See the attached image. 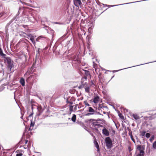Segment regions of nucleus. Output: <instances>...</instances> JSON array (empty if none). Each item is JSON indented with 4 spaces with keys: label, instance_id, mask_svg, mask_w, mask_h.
<instances>
[{
    "label": "nucleus",
    "instance_id": "nucleus-23",
    "mask_svg": "<svg viewBox=\"0 0 156 156\" xmlns=\"http://www.w3.org/2000/svg\"><path fill=\"white\" fill-rule=\"evenodd\" d=\"M129 135L130 136V138H131V140H132L133 141V142L134 143H135V140L133 138V136H132V133H131V134H129Z\"/></svg>",
    "mask_w": 156,
    "mask_h": 156
},
{
    "label": "nucleus",
    "instance_id": "nucleus-48",
    "mask_svg": "<svg viewBox=\"0 0 156 156\" xmlns=\"http://www.w3.org/2000/svg\"><path fill=\"white\" fill-rule=\"evenodd\" d=\"M1 81H0V83H1Z\"/></svg>",
    "mask_w": 156,
    "mask_h": 156
},
{
    "label": "nucleus",
    "instance_id": "nucleus-1",
    "mask_svg": "<svg viewBox=\"0 0 156 156\" xmlns=\"http://www.w3.org/2000/svg\"><path fill=\"white\" fill-rule=\"evenodd\" d=\"M4 61L5 63H7L8 65L7 67L9 70L11 71L12 68L14 66L13 64V62L12 61L11 58L9 57H7L5 58V57Z\"/></svg>",
    "mask_w": 156,
    "mask_h": 156
},
{
    "label": "nucleus",
    "instance_id": "nucleus-5",
    "mask_svg": "<svg viewBox=\"0 0 156 156\" xmlns=\"http://www.w3.org/2000/svg\"><path fill=\"white\" fill-rule=\"evenodd\" d=\"M132 116L135 119L136 122L139 123L140 122V118L137 115L133 114L132 115Z\"/></svg>",
    "mask_w": 156,
    "mask_h": 156
},
{
    "label": "nucleus",
    "instance_id": "nucleus-24",
    "mask_svg": "<svg viewBox=\"0 0 156 156\" xmlns=\"http://www.w3.org/2000/svg\"><path fill=\"white\" fill-rule=\"evenodd\" d=\"M83 102L86 106H90V105L87 103V101H85Z\"/></svg>",
    "mask_w": 156,
    "mask_h": 156
},
{
    "label": "nucleus",
    "instance_id": "nucleus-42",
    "mask_svg": "<svg viewBox=\"0 0 156 156\" xmlns=\"http://www.w3.org/2000/svg\"><path fill=\"white\" fill-rule=\"evenodd\" d=\"M91 136H93V137H94V135H93V134H91Z\"/></svg>",
    "mask_w": 156,
    "mask_h": 156
},
{
    "label": "nucleus",
    "instance_id": "nucleus-46",
    "mask_svg": "<svg viewBox=\"0 0 156 156\" xmlns=\"http://www.w3.org/2000/svg\"><path fill=\"white\" fill-rule=\"evenodd\" d=\"M39 99H40L41 100H42L40 98H39Z\"/></svg>",
    "mask_w": 156,
    "mask_h": 156
},
{
    "label": "nucleus",
    "instance_id": "nucleus-3",
    "mask_svg": "<svg viewBox=\"0 0 156 156\" xmlns=\"http://www.w3.org/2000/svg\"><path fill=\"white\" fill-rule=\"evenodd\" d=\"M92 127H93V129L94 130H95L96 131H98V128L102 126L101 125L98 124V122L96 121H94L93 122L91 123Z\"/></svg>",
    "mask_w": 156,
    "mask_h": 156
},
{
    "label": "nucleus",
    "instance_id": "nucleus-47",
    "mask_svg": "<svg viewBox=\"0 0 156 156\" xmlns=\"http://www.w3.org/2000/svg\"><path fill=\"white\" fill-rule=\"evenodd\" d=\"M32 115V114H31L30 115V116H31V115Z\"/></svg>",
    "mask_w": 156,
    "mask_h": 156
},
{
    "label": "nucleus",
    "instance_id": "nucleus-16",
    "mask_svg": "<svg viewBox=\"0 0 156 156\" xmlns=\"http://www.w3.org/2000/svg\"><path fill=\"white\" fill-rule=\"evenodd\" d=\"M144 1V0L140 1H139V2L143 1ZM139 2V1L135 2H133V3H135V2ZM132 3V2H130V3H126V4H129V3ZM123 5V4H120V5ZM117 5H110V7H112L115 6H117Z\"/></svg>",
    "mask_w": 156,
    "mask_h": 156
},
{
    "label": "nucleus",
    "instance_id": "nucleus-40",
    "mask_svg": "<svg viewBox=\"0 0 156 156\" xmlns=\"http://www.w3.org/2000/svg\"><path fill=\"white\" fill-rule=\"evenodd\" d=\"M28 141L27 140H26L25 142V144H27V143Z\"/></svg>",
    "mask_w": 156,
    "mask_h": 156
},
{
    "label": "nucleus",
    "instance_id": "nucleus-15",
    "mask_svg": "<svg viewBox=\"0 0 156 156\" xmlns=\"http://www.w3.org/2000/svg\"><path fill=\"white\" fill-rule=\"evenodd\" d=\"M94 144L95 147H96L98 151L99 150V146L98 142L96 141H94Z\"/></svg>",
    "mask_w": 156,
    "mask_h": 156
},
{
    "label": "nucleus",
    "instance_id": "nucleus-21",
    "mask_svg": "<svg viewBox=\"0 0 156 156\" xmlns=\"http://www.w3.org/2000/svg\"><path fill=\"white\" fill-rule=\"evenodd\" d=\"M73 106L72 105H70L69 106V109L70 111V113H69V114H70L73 111Z\"/></svg>",
    "mask_w": 156,
    "mask_h": 156
},
{
    "label": "nucleus",
    "instance_id": "nucleus-43",
    "mask_svg": "<svg viewBox=\"0 0 156 156\" xmlns=\"http://www.w3.org/2000/svg\"><path fill=\"white\" fill-rule=\"evenodd\" d=\"M103 113L104 114H106V112H103Z\"/></svg>",
    "mask_w": 156,
    "mask_h": 156
},
{
    "label": "nucleus",
    "instance_id": "nucleus-6",
    "mask_svg": "<svg viewBox=\"0 0 156 156\" xmlns=\"http://www.w3.org/2000/svg\"><path fill=\"white\" fill-rule=\"evenodd\" d=\"M75 5L77 7L80 6L82 4V2L80 0H73Z\"/></svg>",
    "mask_w": 156,
    "mask_h": 156
},
{
    "label": "nucleus",
    "instance_id": "nucleus-32",
    "mask_svg": "<svg viewBox=\"0 0 156 156\" xmlns=\"http://www.w3.org/2000/svg\"><path fill=\"white\" fill-rule=\"evenodd\" d=\"M119 117L122 119H124V117L121 114H119Z\"/></svg>",
    "mask_w": 156,
    "mask_h": 156
},
{
    "label": "nucleus",
    "instance_id": "nucleus-14",
    "mask_svg": "<svg viewBox=\"0 0 156 156\" xmlns=\"http://www.w3.org/2000/svg\"><path fill=\"white\" fill-rule=\"evenodd\" d=\"M76 115L73 114L72 118H71V120L74 122H75L76 120Z\"/></svg>",
    "mask_w": 156,
    "mask_h": 156
},
{
    "label": "nucleus",
    "instance_id": "nucleus-49",
    "mask_svg": "<svg viewBox=\"0 0 156 156\" xmlns=\"http://www.w3.org/2000/svg\"><path fill=\"white\" fill-rule=\"evenodd\" d=\"M114 77V76H113L112 78Z\"/></svg>",
    "mask_w": 156,
    "mask_h": 156
},
{
    "label": "nucleus",
    "instance_id": "nucleus-35",
    "mask_svg": "<svg viewBox=\"0 0 156 156\" xmlns=\"http://www.w3.org/2000/svg\"><path fill=\"white\" fill-rule=\"evenodd\" d=\"M93 115L92 114H91V113H87L86 114V116H89V115Z\"/></svg>",
    "mask_w": 156,
    "mask_h": 156
},
{
    "label": "nucleus",
    "instance_id": "nucleus-39",
    "mask_svg": "<svg viewBox=\"0 0 156 156\" xmlns=\"http://www.w3.org/2000/svg\"><path fill=\"white\" fill-rule=\"evenodd\" d=\"M91 85H94V83L92 81H91Z\"/></svg>",
    "mask_w": 156,
    "mask_h": 156
},
{
    "label": "nucleus",
    "instance_id": "nucleus-44",
    "mask_svg": "<svg viewBox=\"0 0 156 156\" xmlns=\"http://www.w3.org/2000/svg\"><path fill=\"white\" fill-rule=\"evenodd\" d=\"M7 84V83H5V84H4V85H5H5H6Z\"/></svg>",
    "mask_w": 156,
    "mask_h": 156
},
{
    "label": "nucleus",
    "instance_id": "nucleus-17",
    "mask_svg": "<svg viewBox=\"0 0 156 156\" xmlns=\"http://www.w3.org/2000/svg\"><path fill=\"white\" fill-rule=\"evenodd\" d=\"M84 88L86 92L88 93H90V87H86Z\"/></svg>",
    "mask_w": 156,
    "mask_h": 156
},
{
    "label": "nucleus",
    "instance_id": "nucleus-41",
    "mask_svg": "<svg viewBox=\"0 0 156 156\" xmlns=\"http://www.w3.org/2000/svg\"><path fill=\"white\" fill-rule=\"evenodd\" d=\"M77 107H76L75 108V107L74 108V109H75V110H76V109H77Z\"/></svg>",
    "mask_w": 156,
    "mask_h": 156
},
{
    "label": "nucleus",
    "instance_id": "nucleus-7",
    "mask_svg": "<svg viewBox=\"0 0 156 156\" xmlns=\"http://www.w3.org/2000/svg\"><path fill=\"white\" fill-rule=\"evenodd\" d=\"M102 133L103 135L105 136H108L109 135V132L108 130L106 128H104L102 129Z\"/></svg>",
    "mask_w": 156,
    "mask_h": 156
},
{
    "label": "nucleus",
    "instance_id": "nucleus-10",
    "mask_svg": "<svg viewBox=\"0 0 156 156\" xmlns=\"http://www.w3.org/2000/svg\"><path fill=\"white\" fill-rule=\"evenodd\" d=\"M88 111L89 112L91 113V114H92L93 115L94 114L95 112L94 109L91 107H89L88 108Z\"/></svg>",
    "mask_w": 156,
    "mask_h": 156
},
{
    "label": "nucleus",
    "instance_id": "nucleus-4",
    "mask_svg": "<svg viewBox=\"0 0 156 156\" xmlns=\"http://www.w3.org/2000/svg\"><path fill=\"white\" fill-rule=\"evenodd\" d=\"M36 76L34 75H31L28 77L26 80L27 82L30 83H32L36 81Z\"/></svg>",
    "mask_w": 156,
    "mask_h": 156
},
{
    "label": "nucleus",
    "instance_id": "nucleus-8",
    "mask_svg": "<svg viewBox=\"0 0 156 156\" xmlns=\"http://www.w3.org/2000/svg\"><path fill=\"white\" fill-rule=\"evenodd\" d=\"M138 148L140 150V153L137 155V156H144V152L143 151L140 150V146H138Z\"/></svg>",
    "mask_w": 156,
    "mask_h": 156
},
{
    "label": "nucleus",
    "instance_id": "nucleus-13",
    "mask_svg": "<svg viewBox=\"0 0 156 156\" xmlns=\"http://www.w3.org/2000/svg\"><path fill=\"white\" fill-rule=\"evenodd\" d=\"M83 70L84 72V73L86 76H88L90 75V73L89 71L84 69H83Z\"/></svg>",
    "mask_w": 156,
    "mask_h": 156
},
{
    "label": "nucleus",
    "instance_id": "nucleus-36",
    "mask_svg": "<svg viewBox=\"0 0 156 156\" xmlns=\"http://www.w3.org/2000/svg\"><path fill=\"white\" fill-rule=\"evenodd\" d=\"M87 77H84L82 79V80H87Z\"/></svg>",
    "mask_w": 156,
    "mask_h": 156
},
{
    "label": "nucleus",
    "instance_id": "nucleus-19",
    "mask_svg": "<svg viewBox=\"0 0 156 156\" xmlns=\"http://www.w3.org/2000/svg\"><path fill=\"white\" fill-rule=\"evenodd\" d=\"M150 62H148V63H145V64H148V63H150ZM142 65H143V64H142ZM141 65H142V64H141ZM140 65H137L136 66H132V67H135V66H140ZM131 67H128V68H125V69H127V68H130ZM121 69H120L121 70ZM122 70V69H121ZM119 70H118V71H119ZM113 72H116L117 71V70H114L113 71Z\"/></svg>",
    "mask_w": 156,
    "mask_h": 156
},
{
    "label": "nucleus",
    "instance_id": "nucleus-30",
    "mask_svg": "<svg viewBox=\"0 0 156 156\" xmlns=\"http://www.w3.org/2000/svg\"><path fill=\"white\" fill-rule=\"evenodd\" d=\"M154 136H151L150 139V140L151 142H152L154 139Z\"/></svg>",
    "mask_w": 156,
    "mask_h": 156
},
{
    "label": "nucleus",
    "instance_id": "nucleus-38",
    "mask_svg": "<svg viewBox=\"0 0 156 156\" xmlns=\"http://www.w3.org/2000/svg\"><path fill=\"white\" fill-rule=\"evenodd\" d=\"M99 107L101 108H102V107H103V108H104L105 107L104 106H103L102 105H100L99 106Z\"/></svg>",
    "mask_w": 156,
    "mask_h": 156
},
{
    "label": "nucleus",
    "instance_id": "nucleus-9",
    "mask_svg": "<svg viewBox=\"0 0 156 156\" xmlns=\"http://www.w3.org/2000/svg\"><path fill=\"white\" fill-rule=\"evenodd\" d=\"M99 97L98 96H96L94 97L93 100V102L94 103H96L98 102L99 101Z\"/></svg>",
    "mask_w": 156,
    "mask_h": 156
},
{
    "label": "nucleus",
    "instance_id": "nucleus-33",
    "mask_svg": "<svg viewBox=\"0 0 156 156\" xmlns=\"http://www.w3.org/2000/svg\"><path fill=\"white\" fill-rule=\"evenodd\" d=\"M30 40L32 42L33 41H34V36L32 38H30Z\"/></svg>",
    "mask_w": 156,
    "mask_h": 156
},
{
    "label": "nucleus",
    "instance_id": "nucleus-2",
    "mask_svg": "<svg viewBox=\"0 0 156 156\" xmlns=\"http://www.w3.org/2000/svg\"><path fill=\"white\" fill-rule=\"evenodd\" d=\"M106 146L108 148H110L112 145V142L109 137H107L105 139Z\"/></svg>",
    "mask_w": 156,
    "mask_h": 156
},
{
    "label": "nucleus",
    "instance_id": "nucleus-28",
    "mask_svg": "<svg viewBox=\"0 0 156 156\" xmlns=\"http://www.w3.org/2000/svg\"><path fill=\"white\" fill-rule=\"evenodd\" d=\"M140 133L141 134L142 136H144V135H145V134L146 133V132L143 131L141 132Z\"/></svg>",
    "mask_w": 156,
    "mask_h": 156
},
{
    "label": "nucleus",
    "instance_id": "nucleus-12",
    "mask_svg": "<svg viewBox=\"0 0 156 156\" xmlns=\"http://www.w3.org/2000/svg\"><path fill=\"white\" fill-rule=\"evenodd\" d=\"M84 106L82 105L81 103H80L79 104H77L75 105V108L77 107L79 109L82 108Z\"/></svg>",
    "mask_w": 156,
    "mask_h": 156
},
{
    "label": "nucleus",
    "instance_id": "nucleus-27",
    "mask_svg": "<svg viewBox=\"0 0 156 156\" xmlns=\"http://www.w3.org/2000/svg\"><path fill=\"white\" fill-rule=\"evenodd\" d=\"M30 74V73L29 72H27L26 73L24 74V77H27Z\"/></svg>",
    "mask_w": 156,
    "mask_h": 156
},
{
    "label": "nucleus",
    "instance_id": "nucleus-22",
    "mask_svg": "<svg viewBox=\"0 0 156 156\" xmlns=\"http://www.w3.org/2000/svg\"><path fill=\"white\" fill-rule=\"evenodd\" d=\"M45 38V37H42V36H39V37H38L36 39V41H37V42H38L39 41V39L41 38Z\"/></svg>",
    "mask_w": 156,
    "mask_h": 156
},
{
    "label": "nucleus",
    "instance_id": "nucleus-45",
    "mask_svg": "<svg viewBox=\"0 0 156 156\" xmlns=\"http://www.w3.org/2000/svg\"><path fill=\"white\" fill-rule=\"evenodd\" d=\"M23 116H22L21 117V119H22V118H23Z\"/></svg>",
    "mask_w": 156,
    "mask_h": 156
},
{
    "label": "nucleus",
    "instance_id": "nucleus-11",
    "mask_svg": "<svg viewBox=\"0 0 156 156\" xmlns=\"http://www.w3.org/2000/svg\"><path fill=\"white\" fill-rule=\"evenodd\" d=\"M20 83L23 86L25 85V82L24 79L23 78H21L20 80Z\"/></svg>",
    "mask_w": 156,
    "mask_h": 156
},
{
    "label": "nucleus",
    "instance_id": "nucleus-26",
    "mask_svg": "<svg viewBox=\"0 0 156 156\" xmlns=\"http://www.w3.org/2000/svg\"><path fill=\"white\" fill-rule=\"evenodd\" d=\"M27 35L29 37H27L28 39L30 38H32L34 36H33L32 34H27Z\"/></svg>",
    "mask_w": 156,
    "mask_h": 156
},
{
    "label": "nucleus",
    "instance_id": "nucleus-20",
    "mask_svg": "<svg viewBox=\"0 0 156 156\" xmlns=\"http://www.w3.org/2000/svg\"><path fill=\"white\" fill-rule=\"evenodd\" d=\"M93 28V27H92V26H91V27H90L88 28V31L89 33H91Z\"/></svg>",
    "mask_w": 156,
    "mask_h": 156
},
{
    "label": "nucleus",
    "instance_id": "nucleus-18",
    "mask_svg": "<svg viewBox=\"0 0 156 156\" xmlns=\"http://www.w3.org/2000/svg\"><path fill=\"white\" fill-rule=\"evenodd\" d=\"M0 55L4 57L6 55L5 54L3 53L2 50L1 48H0Z\"/></svg>",
    "mask_w": 156,
    "mask_h": 156
},
{
    "label": "nucleus",
    "instance_id": "nucleus-25",
    "mask_svg": "<svg viewBox=\"0 0 156 156\" xmlns=\"http://www.w3.org/2000/svg\"><path fill=\"white\" fill-rule=\"evenodd\" d=\"M153 147L154 149H156V141L153 144Z\"/></svg>",
    "mask_w": 156,
    "mask_h": 156
},
{
    "label": "nucleus",
    "instance_id": "nucleus-37",
    "mask_svg": "<svg viewBox=\"0 0 156 156\" xmlns=\"http://www.w3.org/2000/svg\"><path fill=\"white\" fill-rule=\"evenodd\" d=\"M32 43H33V44H34V46H35V44H36L35 41H33L32 42Z\"/></svg>",
    "mask_w": 156,
    "mask_h": 156
},
{
    "label": "nucleus",
    "instance_id": "nucleus-31",
    "mask_svg": "<svg viewBox=\"0 0 156 156\" xmlns=\"http://www.w3.org/2000/svg\"><path fill=\"white\" fill-rule=\"evenodd\" d=\"M34 123L32 121L31 122V123H30V128L31 127H33L34 125Z\"/></svg>",
    "mask_w": 156,
    "mask_h": 156
},
{
    "label": "nucleus",
    "instance_id": "nucleus-29",
    "mask_svg": "<svg viewBox=\"0 0 156 156\" xmlns=\"http://www.w3.org/2000/svg\"><path fill=\"white\" fill-rule=\"evenodd\" d=\"M150 136L151 135L150 133H147L145 135L146 137L147 138H149Z\"/></svg>",
    "mask_w": 156,
    "mask_h": 156
},
{
    "label": "nucleus",
    "instance_id": "nucleus-34",
    "mask_svg": "<svg viewBox=\"0 0 156 156\" xmlns=\"http://www.w3.org/2000/svg\"><path fill=\"white\" fill-rule=\"evenodd\" d=\"M23 154L22 153H18L16 154V156H22Z\"/></svg>",
    "mask_w": 156,
    "mask_h": 156
}]
</instances>
